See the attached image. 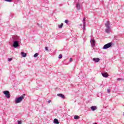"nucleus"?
I'll return each instance as SVG.
<instances>
[{"instance_id": "obj_22", "label": "nucleus", "mask_w": 124, "mask_h": 124, "mask_svg": "<svg viewBox=\"0 0 124 124\" xmlns=\"http://www.w3.org/2000/svg\"><path fill=\"white\" fill-rule=\"evenodd\" d=\"M12 61V58H9L8 59V62H11Z\"/></svg>"}, {"instance_id": "obj_13", "label": "nucleus", "mask_w": 124, "mask_h": 124, "mask_svg": "<svg viewBox=\"0 0 124 124\" xmlns=\"http://www.w3.org/2000/svg\"><path fill=\"white\" fill-rule=\"evenodd\" d=\"M54 123L55 124H60V122H59V120H58L57 119H54Z\"/></svg>"}, {"instance_id": "obj_26", "label": "nucleus", "mask_w": 124, "mask_h": 124, "mask_svg": "<svg viewBox=\"0 0 124 124\" xmlns=\"http://www.w3.org/2000/svg\"><path fill=\"white\" fill-rule=\"evenodd\" d=\"M72 61H73L72 58H70V62H72Z\"/></svg>"}, {"instance_id": "obj_6", "label": "nucleus", "mask_w": 124, "mask_h": 124, "mask_svg": "<svg viewBox=\"0 0 124 124\" xmlns=\"http://www.w3.org/2000/svg\"><path fill=\"white\" fill-rule=\"evenodd\" d=\"M105 25L107 29H110V24L109 23V21H107V22L105 24Z\"/></svg>"}, {"instance_id": "obj_10", "label": "nucleus", "mask_w": 124, "mask_h": 124, "mask_svg": "<svg viewBox=\"0 0 124 124\" xmlns=\"http://www.w3.org/2000/svg\"><path fill=\"white\" fill-rule=\"evenodd\" d=\"M57 95L58 96H60V97H62V98H63V99L65 98V96H64V95L62 94H58Z\"/></svg>"}, {"instance_id": "obj_21", "label": "nucleus", "mask_w": 124, "mask_h": 124, "mask_svg": "<svg viewBox=\"0 0 124 124\" xmlns=\"http://www.w3.org/2000/svg\"><path fill=\"white\" fill-rule=\"evenodd\" d=\"M117 80L118 81H122V80H123V79L122 78H118L117 79Z\"/></svg>"}, {"instance_id": "obj_14", "label": "nucleus", "mask_w": 124, "mask_h": 124, "mask_svg": "<svg viewBox=\"0 0 124 124\" xmlns=\"http://www.w3.org/2000/svg\"><path fill=\"white\" fill-rule=\"evenodd\" d=\"M74 119H75V120H78V119H80V116H79L78 115H75L74 116Z\"/></svg>"}, {"instance_id": "obj_25", "label": "nucleus", "mask_w": 124, "mask_h": 124, "mask_svg": "<svg viewBox=\"0 0 124 124\" xmlns=\"http://www.w3.org/2000/svg\"><path fill=\"white\" fill-rule=\"evenodd\" d=\"M45 49H46V51H48V47H47V46H46V47H45Z\"/></svg>"}, {"instance_id": "obj_3", "label": "nucleus", "mask_w": 124, "mask_h": 124, "mask_svg": "<svg viewBox=\"0 0 124 124\" xmlns=\"http://www.w3.org/2000/svg\"><path fill=\"white\" fill-rule=\"evenodd\" d=\"M4 94H5V96L7 97V98H9L10 97V93H9V91H5L3 92Z\"/></svg>"}, {"instance_id": "obj_8", "label": "nucleus", "mask_w": 124, "mask_h": 124, "mask_svg": "<svg viewBox=\"0 0 124 124\" xmlns=\"http://www.w3.org/2000/svg\"><path fill=\"white\" fill-rule=\"evenodd\" d=\"M91 109L92 111H95V110L97 109V108L96 107V106H92L91 107Z\"/></svg>"}, {"instance_id": "obj_11", "label": "nucleus", "mask_w": 124, "mask_h": 124, "mask_svg": "<svg viewBox=\"0 0 124 124\" xmlns=\"http://www.w3.org/2000/svg\"><path fill=\"white\" fill-rule=\"evenodd\" d=\"M93 61L95 62H98L100 61V59L99 58H93Z\"/></svg>"}, {"instance_id": "obj_15", "label": "nucleus", "mask_w": 124, "mask_h": 124, "mask_svg": "<svg viewBox=\"0 0 124 124\" xmlns=\"http://www.w3.org/2000/svg\"><path fill=\"white\" fill-rule=\"evenodd\" d=\"M63 26V23H61V25H58V27L59 29H62V26Z\"/></svg>"}, {"instance_id": "obj_12", "label": "nucleus", "mask_w": 124, "mask_h": 124, "mask_svg": "<svg viewBox=\"0 0 124 124\" xmlns=\"http://www.w3.org/2000/svg\"><path fill=\"white\" fill-rule=\"evenodd\" d=\"M21 55L23 58H26V57H27V54L25 53L24 52H21Z\"/></svg>"}, {"instance_id": "obj_30", "label": "nucleus", "mask_w": 124, "mask_h": 124, "mask_svg": "<svg viewBox=\"0 0 124 124\" xmlns=\"http://www.w3.org/2000/svg\"><path fill=\"white\" fill-rule=\"evenodd\" d=\"M80 26H82V24H80Z\"/></svg>"}, {"instance_id": "obj_28", "label": "nucleus", "mask_w": 124, "mask_h": 124, "mask_svg": "<svg viewBox=\"0 0 124 124\" xmlns=\"http://www.w3.org/2000/svg\"><path fill=\"white\" fill-rule=\"evenodd\" d=\"M48 103H51V100H49L48 101Z\"/></svg>"}, {"instance_id": "obj_2", "label": "nucleus", "mask_w": 124, "mask_h": 124, "mask_svg": "<svg viewBox=\"0 0 124 124\" xmlns=\"http://www.w3.org/2000/svg\"><path fill=\"white\" fill-rule=\"evenodd\" d=\"M112 46V44L111 43H109L105 45L103 47V49H108V48H110Z\"/></svg>"}, {"instance_id": "obj_27", "label": "nucleus", "mask_w": 124, "mask_h": 124, "mask_svg": "<svg viewBox=\"0 0 124 124\" xmlns=\"http://www.w3.org/2000/svg\"><path fill=\"white\" fill-rule=\"evenodd\" d=\"M107 92H108V93H110V90L107 89Z\"/></svg>"}, {"instance_id": "obj_16", "label": "nucleus", "mask_w": 124, "mask_h": 124, "mask_svg": "<svg viewBox=\"0 0 124 124\" xmlns=\"http://www.w3.org/2000/svg\"><path fill=\"white\" fill-rule=\"evenodd\" d=\"M38 56V53H36L34 55V57L36 58Z\"/></svg>"}, {"instance_id": "obj_20", "label": "nucleus", "mask_w": 124, "mask_h": 124, "mask_svg": "<svg viewBox=\"0 0 124 124\" xmlns=\"http://www.w3.org/2000/svg\"><path fill=\"white\" fill-rule=\"evenodd\" d=\"M5 1H8V2H11L12 1V0H5Z\"/></svg>"}, {"instance_id": "obj_1", "label": "nucleus", "mask_w": 124, "mask_h": 124, "mask_svg": "<svg viewBox=\"0 0 124 124\" xmlns=\"http://www.w3.org/2000/svg\"><path fill=\"white\" fill-rule=\"evenodd\" d=\"M26 95L25 94H23L21 96L16 98L15 100L16 103H20L24 99V96Z\"/></svg>"}, {"instance_id": "obj_19", "label": "nucleus", "mask_w": 124, "mask_h": 124, "mask_svg": "<svg viewBox=\"0 0 124 124\" xmlns=\"http://www.w3.org/2000/svg\"><path fill=\"white\" fill-rule=\"evenodd\" d=\"M18 124H22V121H17Z\"/></svg>"}, {"instance_id": "obj_7", "label": "nucleus", "mask_w": 124, "mask_h": 124, "mask_svg": "<svg viewBox=\"0 0 124 124\" xmlns=\"http://www.w3.org/2000/svg\"><path fill=\"white\" fill-rule=\"evenodd\" d=\"M91 43V45L92 46H94L95 45V41H94L93 39V40H91L90 41Z\"/></svg>"}, {"instance_id": "obj_4", "label": "nucleus", "mask_w": 124, "mask_h": 124, "mask_svg": "<svg viewBox=\"0 0 124 124\" xmlns=\"http://www.w3.org/2000/svg\"><path fill=\"white\" fill-rule=\"evenodd\" d=\"M102 75L105 78H107L109 76V75L107 73H102Z\"/></svg>"}, {"instance_id": "obj_18", "label": "nucleus", "mask_w": 124, "mask_h": 124, "mask_svg": "<svg viewBox=\"0 0 124 124\" xmlns=\"http://www.w3.org/2000/svg\"><path fill=\"white\" fill-rule=\"evenodd\" d=\"M109 29H108V28L106 29V30H105V31H106V32H109Z\"/></svg>"}, {"instance_id": "obj_29", "label": "nucleus", "mask_w": 124, "mask_h": 124, "mask_svg": "<svg viewBox=\"0 0 124 124\" xmlns=\"http://www.w3.org/2000/svg\"><path fill=\"white\" fill-rule=\"evenodd\" d=\"M85 24L84 25V28H85Z\"/></svg>"}, {"instance_id": "obj_17", "label": "nucleus", "mask_w": 124, "mask_h": 124, "mask_svg": "<svg viewBox=\"0 0 124 124\" xmlns=\"http://www.w3.org/2000/svg\"><path fill=\"white\" fill-rule=\"evenodd\" d=\"M59 59H62V55L60 54L58 57Z\"/></svg>"}, {"instance_id": "obj_9", "label": "nucleus", "mask_w": 124, "mask_h": 124, "mask_svg": "<svg viewBox=\"0 0 124 124\" xmlns=\"http://www.w3.org/2000/svg\"><path fill=\"white\" fill-rule=\"evenodd\" d=\"M76 7L78 10H79V9L81 8V4H80V3L76 4Z\"/></svg>"}, {"instance_id": "obj_5", "label": "nucleus", "mask_w": 124, "mask_h": 124, "mask_svg": "<svg viewBox=\"0 0 124 124\" xmlns=\"http://www.w3.org/2000/svg\"><path fill=\"white\" fill-rule=\"evenodd\" d=\"M14 47H18L19 46V43L17 41H15L13 44Z\"/></svg>"}, {"instance_id": "obj_24", "label": "nucleus", "mask_w": 124, "mask_h": 124, "mask_svg": "<svg viewBox=\"0 0 124 124\" xmlns=\"http://www.w3.org/2000/svg\"><path fill=\"white\" fill-rule=\"evenodd\" d=\"M65 23H66V24H67L68 23V20H65Z\"/></svg>"}, {"instance_id": "obj_23", "label": "nucleus", "mask_w": 124, "mask_h": 124, "mask_svg": "<svg viewBox=\"0 0 124 124\" xmlns=\"http://www.w3.org/2000/svg\"><path fill=\"white\" fill-rule=\"evenodd\" d=\"M85 21H86V18L84 17L83 18V24H85Z\"/></svg>"}]
</instances>
